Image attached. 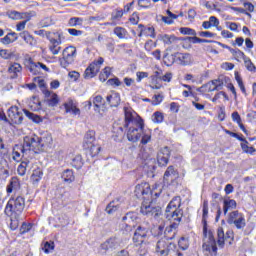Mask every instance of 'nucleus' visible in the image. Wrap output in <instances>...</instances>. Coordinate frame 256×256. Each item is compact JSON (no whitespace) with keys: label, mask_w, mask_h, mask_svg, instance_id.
<instances>
[{"label":"nucleus","mask_w":256,"mask_h":256,"mask_svg":"<svg viewBox=\"0 0 256 256\" xmlns=\"http://www.w3.org/2000/svg\"><path fill=\"white\" fill-rule=\"evenodd\" d=\"M203 214H202V223H203V235L204 243L203 249L206 253L210 255H217V241H215L214 232L212 230H207V217L209 216V202L204 200L203 202Z\"/></svg>","instance_id":"nucleus-1"},{"label":"nucleus","mask_w":256,"mask_h":256,"mask_svg":"<svg viewBox=\"0 0 256 256\" xmlns=\"http://www.w3.org/2000/svg\"><path fill=\"white\" fill-rule=\"evenodd\" d=\"M127 139L131 143H137L141 139L142 145H147L151 142V130L145 129V123L143 120L136 121L135 124L128 126Z\"/></svg>","instance_id":"nucleus-2"},{"label":"nucleus","mask_w":256,"mask_h":256,"mask_svg":"<svg viewBox=\"0 0 256 256\" xmlns=\"http://www.w3.org/2000/svg\"><path fill=\"white\" fill-rule=\"evenodd\" d=\"M53 144V137L51 134H47L44 137H39L37 135L26 136V145L32 149L34 155L41 151H45L47 147H51Z\"/></svg>","instance_id":"nucleus-3"},{"label":"nucleus","mask_w":256,"mask_h":256,"mask_svg":"<svg viewBox=\"0 0 256 256\" xmlns=\"http://www.w3.org/2000/svg\"><path fill=\"white\" fill-rule=\"evenodd\" d=\"M179 207H181V196H176L166 207L165 217L168 221L173 219L174 221H177V223H181V219H183V210L179 209Z\"/></svg>","instance_id":"nucleus-4"},{"label":"nucleus","mask_w":256,"mask_h":256,"mask_svg":"<svg viewBox=\"0 0 256 256\" xmlns=\"http://www.w3.org/2000/svg\"><path fill=\"white\" fill-rule=\"evenodd\" d=\"M21 155L23 159L26 160L33 159V157H35L31 145L27 146V136L24 137L23 145L17 144L14 146L12 159L14 161H21Z\"/></svg>","instance_id":"nucleus-5"},{"label":"nucleus","mask_w":256,"mask_h":256,"mask_svg":"<svg viewBox=\"0 0 256 256\" xmlns=\"http://www.w3.org/2000/svg\"><path fill=\"white\" fill-rule=\"evenodd\" d=\"M25 209V198L23 196H17L11 198L5 208V213H16L21 215Z\"/></svg>","instance_id":"nucleus-6"},{"label":"nucleus","mask_w":256,"mask_h":256,"mask_svg":"<svg viewBox=\"0 0 256 256\" xmlns=\"http://www.w3.org/2000/svg\"><path fill=\"white\" fill-rule=\"evenodd\" d=\"M77 57V48L74 46L66 47L62 52V58L59 59L61 67L67 69V66L72 65Z\"/></svg>","instance_id":"nucleus-7"},{"label":"nucleus","mask_w":256,"mask_h":256,"mask_svg":"<svg viewBox=\"0 0 256 256\" xmlns=\"http://www.w3.org/2000/svg\"><path fill=\"white\" fill-rule=\"evenodd\" d=\"M156 253H160V255H177V251H175V244L169 242L167 239H161L156 243Z\"/></svg>","instance_id":"nucleus-8"},{"label":"nucleus","mask_w":256,"mask_h":256,"mask_svg":"<svg viewBox=\"0 0 256 256\" xmlns=\"http://www.w3.org/2000/svg\"><path fill=\"white\" fill-rule=\"evenodd\" d=\"M227 224L234 225L236 229H245V225H247L245 215L237 210L232 211L228 214Z\"/></svg>","instance_id":"nucleus-9"},{"label":"nucleus","mask_w":256,"mask_h":256,"mask_svg":"<svg viewBox=\"0 0 256 256\" xmlns=\"http://www.w3.org/2000/svg\"><path fill=\"white\" fill-rule=\"evenodd\" d=\"M142 215H146L150 219H155L156 221L163 215V210L159 206H153L151 204L143 203L141 206Z\"/></svg>","instance_id":"nucleus-10"},{"label":"nucleus","mask_w":256,"mask_h":256,"mask_svg":"<svg viewBox=\"0 0 256 256\" xmlns=\"http://www.w3.org/2000/svg\"><path fill=\"white\" fill-rule=\"evenodd\" d=\"M132 239L135 245H147L149 239V228L145 226H138Z\"/></svg>","instance_id":"nucleus-11"},{"label":"nucleus","mask_w":256,"mask_h":256,"mask_svg":"<svg viewBox=\"0 0 256 256\" xmlns=\"http://www.w3.org/2000/svg\"><path fill=\"white\" fill-rule=\"evenodd\" d=\"M27 69L32 73V75H43V71L48 73L49 67L41 62H35L33 59H29L27 63Z\"/></svg>","instance_id":"nucleus-12"},{"label":"nucleus","mask_w":256,"mask_h":256,"mask_svg":"<svg viewBox=\"0 0 256 256\" xmlns=\"http://www.w3.org/2000/svg\"><path fill=\"white\" fill-rule=\"evenodd\" d=\"M124 115H125V124L124 127H129L130 125H135L137 121H143L141 117L133 110L131 107H124Z\"/></svg>","instance_id":"nucleus-13"},{"label":"nucleus","mask_w":256,"mask_h":256,"mask_svg":"<svg viewBox=\"0 0 256 256\" xmlns=\"http://www.w3.org/2000/svg\"><path fill=\"white\" fill-rule=\"evenodd\" d=\"M103 62V58H99L98 61L91 63L84 72V79H93V77H95L101 70Z\"/></svg>","instance_id":"nucleus-14"},{"label":"nucleus","mask_w":256,"mask_h":256,"mask_svg":"<svg viewBox=\"0 0 256 256\" xmlns=\"http://www.w3.org/2000/svg\"><path fill=\"white\" fill-rule=\"evenodd\" d=\"M8 117L11 125H21L23 123V114L19 112L17 106H12L8 110Z\"/></svg>","instance_id":"nucleus-15"},{"label":"nucleus","mask_w":256,"mask_h":256,"mask_svg":"<svg viewBox=\"0 0 256 256\" xmlns=\"http://www.w3.org/2000/svg\"><path fill=\"white\" fill-rule=\"evenodd\" d=\"M42 92L48 107H57V105H59V96L55 92L45 88Z\"/></svg>","instance_id":"nucleus-16"},{"label":"nucleus","mask_w":256,"mask_h":256,"mask_svg":"<svg viewBox=\"0 0 256 256\" xmlns=\"http://www.w3.org/2000/svg\"><path fill=\"white\" fill-rule=\"evenodd\" d=\"M179 179V172L173 166H169L164 173V183L173 185Z\"/></svg>","instance_id":"nucleus-17"},{"label":"nucleus","mask_w":256,"mask_h":256,"mask_svg":"<svg viewBox=\"0 0 256 256\" xmlns=\"http://www.w3.org/2000/svg\"><path fill=\"white\" fill-rule=\"evenodd\" d=\"M171 157V150L169 147H164L160 149L157 156V162L160 167H165L169 163V158Z\"/></svg>","instance_id":"nucleus-18"},{"label":"nucleus","mask_w":256,"mask_h":256,"mask_svg":"<svg viewBox=\"0 0 256 256\" xmlns=\"http://www.w3.org/2000/svg\"><path fill=\"white\" fill-rule=\"evenodd\" d=\"M217 237H218V240H217L218 247L223 248L225 247V241H227V239H233V231L228 230L225 234L223 229L220 227L217 230Z\"/></svg>","instance_id":"nucleus-19"},{"label":"nucleus","mask_w":256,"mask_h":256,"mask_svg":"<svg viewBox=\"0 0 256 256\" xmlns=\"http://www.w3.org/2000/svg\"><path fill=\"white\" fill-rule=\"evenodd\" d=\"M122 221L126 222L128 227H135L139 223V216L136 212H128L123 218Z\"/></svg>","instance_id":"nucleus-20"},{"label":"nucleus","mask_w":256,"mask_h":256,"mask_svg":"<svg viewBox=\"0 0 256 256\" xmlns=\"http://www.w3.org/2000/svg\"><path fill=\"white\" fill-rule=\"evenodd\" d=\"M22 71H23V67L21 66V64L17 62L10 64L8 68L10 79H17L21 75Z\"/></svg>","instance_id":"nucleus-21"},{"label":"nucleus","mask_w":256,"mask_h":256,"mask_svg":"<svg viewBox=\"0 0 256 256\" xmlns=\"http://www.w3.org/2000/svg\"><path fill=\"white\" fill-rule=\"evenodd\" d=\"M8 217H10V229L12 231H15L16 229L19 228V223L21 221V214H17L15 212H9L6 213Z\"/></svg>","instance_id":"nucleus-22"},{"label":"nucleus","mask_w":256,"mask_h":256,"mask_svg":"<svg viewBox=\"0 0 256 256\" xmlns=\"http://www.w3.org/2000/svg\"><path fill=\"white\" fill-rule=\"evenodd\" d=\"M64 109L66 113H72V115H81V110L77 108V104L71 99L64 103Z\"/></svg>","instance_id":"nucleus-23"},{"label":"nucleus","mask_w":256,"mask_h":256,"mask_svg":"<svg viewBox=\"0 0 256 256\" xmlns=\"http://www.w3.org/2000/svg\"><path fill=\"white\" fill-rule=\"evenodd\" d=\"M100 247L101 250L104 251V253H107V251H113V249L119 247V243H117V239L110 238L102 243Z\"/></svg>","instance_id":"nucleus-24"},{"label":"nucleus","mask_w":256,"mask_h":256,"mask_svg":"<svg viewBox=\"0 0 256 256\" xmlns=\"http://www.w3.org/2000/svg\"><path fill=\"white\" fill-rule=\"evenodd\" d=\"M233 209H237V201L225 197L223 200V213L226 215V213H229V211H233Z\"/></svg>","instance_id":"nucleus-25"},{"label":"nucleus","mask_w":256,"mask_h":256,"mask_svg":"<svg viewBox=\"0 0 256 256\" xmlns=\"http://www.w3.org/2000/svg\"><path fill=\"white\" fill-rule=\"evenodd\" d=\"M95 144V131L89 130L84 136L83 147L84 149H89V147Z\"/></svg>","instance_id":"nucleus-26"},{"label":"nucleus","mask_w":256,"mask_h":256,"mask_svg":"<svg viewBox=\"0 0 256 256\" xmlns=\"http://www.w3.org/2000/svg\"><path fill=\"white\" fill-rule=\"evenodd\" d=\"M138 37H143L145 35L146 37H152L155 38V28L153 27H145L143 24H140L138 26Z\"/></svg>","instance_id":"nucleus-27"},{"label":"nucleus","mask_w":256,"mask_h":256,"mask_svg":"<svg viewBox=\"0 0 256 256\" xmlns=\"http://www.w3.org/2000/svg\"><path fill=\"white\" fill-rule=\"evenodd\" d=\"M157 189V184L153 186L151 189V185L147 182H142L141 184L136 185L135 187V193H153Z\"/></svg>","instance_id":"nucleus-28"},{"label":"nucleus","mask_w":256,"mask_h":256,"mask_svg":"<svg viewBox=\"0 0 256 256\" xmlns=\"http://www.w3.org/2000/svg\"><path fill=\"white\" fill-rule=\"evenodd\" d=\"M175 235H177V224H171L164 231V237L166 241H173L175 239Z\"/></svg>","instance_id":"nucleus-29"},{"label":"nucleus","mask_w":256,"mask_h":256,"mask_svg":"<svg viewBox=\"0 0 256 256\" xmlns=\"http://www.w3.org/2000/svg\"><path fill=\"white\" fill-rule=\"evenodd\" d=\"M21 189V183L19 182V178L13 177L7 186V193H13V191L17 192Z\"/></svg>","instance_id":"nucleus-30"},{"label":"nucleus","mask_w":256,"mask_h":256,"mask_svg":"<svg viewBox=\"0 0 256 256\" xmlns=\"http://www.w3.org/2000/svg\"><path fill=\"white\" fill-rule=\"evenodd\" d=\"M17 39H19L17 33L10 32L4 38L1 39V43H3V45H11V43H15Z\"/></svg>","instance_id":"nucleus-31"},{"label":"nucleus","mask_w":256,"mask_h":256,"mask_svg":"<svg viewBox=\"0 0 256 256\" xmlns=\"http://www.w3.org/2000/svg\"><path fill=\"white\" fill-rule=\"evenodd\" d=\"M50 46L49 49L52 53V55H59V52L61 51V41L56 39L50 40Z\"/></svg>","instance_id":"nucleus-32"},{"label":"nucleus","mask_w":256,"mask_h":256,"mask_svg":"<svg viewBox=\"0 0 256 256\" xmlns=\"http://www.w3.org/2000/svg\"><path fill=\"white\" fill-rule=\"evenodd\" d=\"M106 100L110 107H119V103H121V97L117 93L107 96Z\"/></svg>","instance_id":"nucleus-33"},{"label":"nucleus","mask_w":256,"mask_h":256,"mask_svg":"<svg viewBox=\"0 0 256 256\" xmlns=\"http://www.w3.org/2000/svg\"><path fill=\"white\" fill-rule=\"evenodd\" d=\"M178 59L181 65L184 66L191 65V63H193V59L189 53H178Z\"/></svg>","instance_id":"nucleus-34"},{"label":"nucleus","mask_w":256,"mask_h":256,"mask_svg":"<svg viewBox=\"0 0 256 256\" xmlns=\"http://www.w3.org/2000/svg\"><path fill=\"white\" fill-rule=\"evenodd\" d=\"M160 41L164 43V45H173L177 41V37L175 35L162 34L159 36Z\"/></svg>","instance_id":"nucleus-35"},{"label":"nucleus","mask_w":256,"mask_h":256,"mask_svg":"<svg viewBox=\"0 0 256 256\" xmlns=\"http://www.w3.org/2000/svg\"><path fill=\"white\" fill-rule=\"evenodd\" d=\"M92 103L94 105V111H96L97 113H99L101 107H103V105H105V103L103 102V97L101 95H97L92 99Z\"/></svg>","instance_id":"nucleus-36"},{"label":"nucleus","mask_w":256,"mask_h":256,"mask_svg":"<svg viewBox=\"0 0 256 256\" xmlns=\"http://www.w3.org/2000/svg\"><path fill=\"white\" fill-rule=\"evenodd\" d=\"M19 35L23 39V41H25V43H27L28 45L33 46L36 44L35 38H33L28 31H23Z\"/></svg>","instance_id":"nucleus-37"},{"label":"nucleus","mask_w":256,"mask_h":256,"mask_svg":"<svg viewBox=\"0 0 256 256\" xmlns=\"http://www.w3.org/2000/svg\"><path fill=\"white\" fill-rule=\"evenodd\" d=\"M229 51L233 55V57L236 59V61H241V59L245 61V59H247V56H245V53H243V51L237 48L236 49L229 48Z\"/></svg>","instance_id":"nucleus-38"},{"label":"nucleus","mask_w":256,"mask_h":256,"mask_svg":"<svg viewBox=\"0 0 256 256\" xmlns=\"http://www.w3.org/2000/svg\"><path fill=\"white\" fill-rule=\"evenodd\" d=\"M62 179L65 183H73L75 181V175H73V170H65L62 174Z\"/></svg>","instance_id":"nucleus-39"},{"label":"nucleus","mask_w":256,"mask_h":256,"mask_svg":"<svg viewBox=\"0 0 256 256\" xmlns=\"http://www.w3.org/2000/svg\"><path fill=\"white\" fill-rule=\"evenodd\" d=\"M176 57L177 56L175 54L166 53L163 56V63H164V65H166L167 67H171V65H173V63H175Z\"/></svg>","instance_id":"nucleus-40"},{"label":"nucleus","mask_w":256,"mask_h":256,"mask_svg":"<svg viewBox=\"0 0 256 256\" xmlns=\"http://www.w3.org/2000/svg\"><path fill=\"white\" fill-rule=\"evenodd\" d=\"M27 167H29V160H23L17 169V173L20 177H23L27 173Z\"/></svg>","instance_id":"nucleus-41"},{"label":"nucleus","mask_w":256,"mask_h":256,"mask_svg":"<svg viewBox=\"0 0 256 256\" xmlns=\"http://www.w3.org/2000/svg\"><path fill=\"white\" fill-rule=\"evenodd\" d=\"M84 149L88 151L91 157H97V155H99V152L101 151V146L92 144L89 148H84Z\"/></svg>","instance_id":"nucleus-42"},{"label":"nucleus","mask_w":256,"mask_h":256,"mask_svg":"<svg viewBox=\"0 0 256 256\" xmlns=\"http://www.w3.org/2000/svg\"><path fill=\"white\" fill-rule=\"evenodd\" d=\"M113 32L114 35H117L118 39H125L127 37V30L123 27H115Z\"/></svg>","instance_id":"nucleus-43"},{"label":"nucleus","mask_w":256,"mask_h":256,"mask_svg":"<svg viewBox=\"0 0 256 256\" xmlns=\"http://www.w3.org/2000/svg\"><path fill=\"white\" fill-rule=\"evenodd\" d=\"M72 166L75 167V169H81L83 167V158L81 155H77L72 159Z\"/></svg>","instance_id":"nucleus-44"},{"label":"nucleus","mask_w":256,"mask_h":256,"mask_svg":"<svg viewBox=\"0 0 256 256\" xmlns=\"http://www.w3.org/2000/svg\"><path fill=\"white\" fill-rule=\"evenodd\" d=\"M23 112L26 115V117H28V119H32V121H34V123H41V117H39L38 115L30 112L27 109H24Z\"/></svg>","instance_id":"nucleus-45"},{"label":"nucleus","mask_w":256,"mask_h":256,"mask_svg":"<svg viewBox=\"0 0 256 256\" xmlns=\"http://www.w3.org/2000/svg\"><path fill=\"white\" fill-rule=\"evenodd\" d=\"M123 17V9H115L111 14L112 21H121Z\"/></svg>","instance_id":"nucleus-46"},{"label":"nucleus","mask_w":256,"mask_h":256,"mask_svg":"<svg viewBox=\"0 0 256 256\" xmlns=\"http://www.w3.org/2000/svg\"><path fill=\"white\" fill-rule=\"evenodd\" d=\"M178 245L182 251H187L189 249V238L182 237L178 241Z\"/></svg>","instance_id":"nucleus-47"},{"label":"nucleus","mask_w":256,"mask_h":256,"mask_svg":"<svg viewBox=\"0 0 256 256\" xmlns=\"http://www.w3.org/2000/svg\"><path fill=\"white\" fill-rule=\"evenodd\" d=\"M163 119H165V116H163L162 112L157 111L152 115L153 123H163Z\"/></svg>","instance_id":"nucleus-48"},{"label":"nucleus","mask_w":256,"mask_h":256,"mask_svg":"<svg viewBox=\"0 0 256 256\" xmlns=\"http://www.w3.org/2000/svg\"><path fill=\"white\" fill-rule=\"evenodd\" d=\"M109 75H111V68H104L103 72H101V74L99 75L100 81H102V83H105V80L109 79Z\"/></svg>","instance_id":"nucleus-49"},{"label":"nucleus","mask_w":256,"mask_h":256,"mask_svg":"<svg viewBox=\"0 0 256 256\" xmlns=\"http://www.w3.org/2000/svg\"><path fill=\"white\" fill-rule=\"evenodd\" d=\"M244 65L248 71H256L255 64H253L249 57L244 58Z\"/></svg>","instance_id":"nucleus-50"},{"label":"nucleus","mask_w":256,"mask_h":256,"mask_svg":"<svg viewBox=\"0 0 256 256\" xmlns=\"http://www.w3.org/2000/svg\"><path fill=\"white\" fill-rule=\"evenodd\" d=\"M9 19H12L13 21H17L19 19H23V13L17 12V11H10L8 12Z\"/></svg>","instance_id":"nucleus-51"},{"label":"nucleus","mask_w":256,"mask_h":256,"mask_svg":"<svg viewBox=\"0 0 256 256\" xmlns=\"http://www.w3.org/2000/svg\"><path fill=\"white\" fill-rule=\"evenodd\" d=\"M68 23L70 27H77V25L83 24V18L73 17L69 19Z\"/></svg>","instance_id":"nucleus-52"},{"label":"nucleus","mask_w":256,"mask_h":256,"mask_svg":"<svg viewBox=\"0 0 256 256\" xmlns=\"http://www.w3.org/2000/svg\"><path fill=\"white\" fill-rule=\"evenodd\" d=\"M223 85V82L221 80H213L210 84L209 91H217L219 87Z\"/></svg>","instance_id":"nucleus-53"},{"label":"nucleus","mask_w":256,"mask_h":256,"mask_svg":"<svg viewBox=\"0 0 256 256\" xmlns=\"http://www.w3.org/2000/svg\"><path fill=\"white\" fill-rule=\"evenodd\" d=\"M55 249V243L54 242H45L43 251L44 253H49L50 251H53Z\"/></svg>","instance_id":"nucleus-54"},{"label":"nucleus","mask_w":256,"mask_h":256,"mask_svg":"<svg viewBox=\"0 0 256 256\" xmlns=\"http://www.w3.org/2000/svg\"><path fill=\"white\" fill-rule=\"evenodd\" d=\"M180 33H182V35H197V32H195L194 29H191V28H187V27H183V28H180Z\"/></svg>","instance_id":"nucleus-55"},{"label":"nucleus","mask_w":256,"mask_h":256,"mask_svg":"<svg viewBox=\"0 0 256 256\" xmlns=\"http://www.w3.org/2000/svg\"><path fill=\"white\" fill-rule=\"evenodd\" d=\"M151 103L152 105H161V103H163V95L161 94L154 95Z\"/></svg>","instance_id":"nucleus-56"},{"label":"nucleus","mask_w":256,"mask_h":256,"mask_svg":"<svg viewBox=\"0 0 256 256\" xmlns=\"http://www.w3.org/2000/svg\"><path fill=\"white\" fill-rule=\"evenodd\" d=\"M32 227L33 226L31 224L23 223L20 228V233L25 235V233H29V231H31Z\"/></svg>","instance_id":"nucleus-57"},{"label":"nucleus","mask_w":256,"mask_h":256,"mask_svg":"<svg viewBox=\"0 0 256 256\" xmlns=\"http://www.w3.org/2000/svg\"><path fill=\"white\" fill-rule=\"evenodd\" d=\"M0 57H2V59H11V57H13V54L7 49H2L0 50Z\"/></svg>","instance_id":"nucleus-58"},{"label":"nucleus","mask_w":256,"mask_h":256,"mask_svg":"<svg viewBox=\"0 0 256 256\" xmlns=\"http://www.w3.org/2000/svg\"><path fill=\"white\" fill-rule=\"evenodd\" d=\"M136 77H137L136 81L138 83H141V81H143V79H147V77H149V73H147V72H137Z\"/></svg>","instance_id":"nucleus-59"},{"label":"nucleus","mask_w":256,"mask_h":256,"mask_svg":"<svg viewBox=\"0 0 256 256\" xmlns=\"http://www.w3.org/2000/svg\"><path fill=\"white\" fill-rule=\"evenodd\" d=\"M138 5L143 9H149L151 7V0H138Z\"/></svg>","instance_id":"nucleus-60"},{"label":"nucleus","mask_w":256,"mask_h":256,"mask_svg":"<svg viewBox=\"0 0 256 256\" xmlns=\"http://www.w3.org/2000/svg\"><path fill=\"white\" fill-rule=\"evenodd\" d=\"M41 175H43V173H41V171H36L33 172L31 179L34 183H39V181H41Z\"/></svg>","instance_id":"nucleus-61"},{"label":"nucleus","mask_w":256,"mask_h":256,"mask_svg":"<svg viewBox=\"0 0 256 256\" xmlns=\"http://www.w3.org/2000/svg\"><path fill=\"white\" fill-rule=\"evenodd\" d=\"M11 174L9 173V170H7L6 168H1L0 169V179H3V181H5L6 179H8V177Z\"/></svg>","instance_id":"nucleus-62"},{"label":"nucleus","mask_w":256,"mask_h":256,"mask_svg":"<svg viewBox=\"0 0 256 256\" xmlns=\"http://www.w3.org/2000/svg\"><path fill=\"white\" fill-rule=\"evenodd\" d=\"M232 121L237 123V125H241V115H239V112L235 111L232 113Z\"/></svg>","instance_id":"nucleus-63"},{"label":"nucleus","mask_w":256,"mask_h":256,"mask_svg":"<svg viewBox=\"0 0 256 256\" xmlns=\"http://www.w3.org/2000/svg\"><path fill=\"white\" fill-rule=\"evenodd\" d=\"M209 22H210L211 27H217V25H219V19H217V17H215V16H211L209 18Z\"/></svg>","instance_id":"nucleus-64"}]
</instances>
